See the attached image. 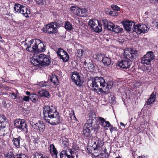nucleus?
<instances>
[{
	"label": "nucleus",
	"mask_w": 158,
	"mask_h": 158,
	"mask_svg": "<svg viewBox=\"0 0 158 158\" xmlns=\"http://www.w3.org/2000/svg\"><path fill=\"white\" fill-rule=\"evenodd\" d=\"M103 56V55L101 54H98L96 56V58L98 59V61L101 60L102 61V60L103 58L104 57Z\"/></svg>",
	"instance_id": "obj_44"
},
{
	"label": "nucleus",
	"mask_w": 158,
	"mask_h": 158,
	"mask_svg": "<svg viewBox=\"0 0 158 158\" xmlns=\"http://www.w3.org/2000/svg\"><path fill=\"white\" fill-rule=\"evenodd\" d=\"M33 158H44V156L43 154L40 152H37L33 155Z\"/></svg>",
	"instance_id": "obj_38"
},
{
	"label": "nucleus",
	"mask_w": 158,
	"mask_h": 158,
	"mask_svg": "<svg viewBox=\"0 0 158 158\" xmlns=\"http://www.w3.org/2000/svg\"><path fill=\"white\" fill-rule=\"evenodd\" d=\"M49 148V151L51 155L52 156L55 157V158H59L57 156L58 153V151L54 145L52 144H51L50 145Z\"/></svg>",
	"instance_id": "obj_20"
},
{
	"label": "nucleus",
	"mask_w": 158,
	"mask_h": 158,
	"mask_svg": "<svg viewBox=\"0 0 158 158\" xmlns=\"http://www.w3.org/2000/svg\"><path fill=\"white\" fill-rule=\"evenodd\" d=\"M94 145H95V146H94L95 149H98L100 147L99 143L98 141H97L96 142H94Z\"/></svg>",
	"instance_id": "obj_50"
},
{
	"label": "nucleus",
	"mask_w": 158,
	"mask_h": 158,
	"mask_svg": "<svg viewBox=\"0 0 158 158\" xmlns=\"http://www.w3.org/2000/svg\"><path fill=\"white\" fill-rule=\"evenodd\" d=\"M71 79L73 82L77 86L81 87L83 86V81L77 72L74 71L72 73Z\"/></svg>",
	"instance_id": "obj_9"
},
{
	"label": "nucleus",
	"mask_w": 158,
	"mask_h": 158,
	"mask_svg": "<svg viewBox=\"0 0 158 158\" xmlns=\"http://www.w3.org/2000/svg\"><path fill=\"white\" fill-rule=\"evenodd\" d=\"M44 118L45 121L52 125L60 124L63 120L56 107L52 106H45L43 108Z\"/></svg>",
	"instance_id": "obj_1"
},
{
	"label": "nucleus",
	"mask_w": 158,
	"mask_h": 158,
	"mask_svg": "<svg viewBox=\"0 0 158 158\" xmlns=\"http://www.w3.org/2000/svg\"><path fill=\"white\" fill-rule=\"evenodd\" d=\"M105 12L107 14L110 15V13L111 12V10L109 9H106L105 10Z\"/></svg>",
	"instance_id": "obj_55"
},
{
	"label": "nucleus",
	"mask_w": 158,
	"mask_h": 158,
	"mask_svg": "<svg viewBox=\"0 0 158 158\" xmlns=\"http://www.w3.org/2000/svg\"><path fill=\"white\" fill-rule=\"evenodd\" d=\"M72 148L73 149L74 151H78L80 148L78 146L76 145H73L72 146Z\"/></svg>",
	"instance_id": "obj_48"
},
{
	"label": "nucleus",
	"mask_w": 158,
	"mask_h": 158,
	"mask_svg": "<svg viewBox=\"0 0 158 158\" xmlns=\"http://www.w3.org/2000/svg\"><path fill=\"white\" fill-rule=\"evenodd\" d=\"M138 158H146V157L144 156H139L138 157Z\"/></svg>",
	"instance_id": "obj_60"
},
{
	"label": "nucleus",
	"mask_w": 158,
	"mask_h": 158,
	"mask_svg": "<svg viewBox=\"0 0 158 158\" xmlns=\"http://www.w3.org/2000/svg\"><path fill=\"white\" fill-rule=\"evenodd\" d=\"M30 100L29 96H24L23 98V101L28 102Z\"/></svg>",
	"instance_id": "obj_53"
},
{
	"label": "nucleus",
	"mask_w": 158,
	"mask_h": 158,
	"mask_svg": "<svg viewBox=\"0 0 158 158\" xmlns=\"http://www.w3.org/2000/svg\"><path fill=\"white\" fill-rule=\"evenodd\" d=\"M155 58V56L152 52H148L141 58V63L143 64L148 65L151 64Z\"/></svg>",
	"instance_id": "obj_7"
},
{
	"label": "nucleus",
	"mask_w": 158,
	"mask_h": 158,
	"mask_svg": "<svg viewBox=\"0 0 158 158\" xmlns=\"http://www.w3.org/2000/svg\"><path fill=\"white\" fill-rule=\"evenodd\" d=\"M102 61L105 65L108 66L111 63V60L109 57L104 56L102 60Z\"/></svg>",
	"instance_id": "obj_28"
},
{
	"label": "nucleus",
	"mask_w": 158,
	"mask_h": 158,
	"mask_svg": "<svg viewBox=\"0 0 158 158\" xmlns=\"http://www.w3.org/2000/svg\"><path fill=\"white\" fill-rule=\"evenodd\" d=\"M99 121L100 122V125L104 127H109L111 126L110 123L108 121H106L105 119L102 117L99 116Z\"/></svg>",
	"instance_id": "obj_22"
},
{
	"label": "nucleus",
	"mask_w": 158,
	"mask_h": 158,
	"mask_svg": "<svg viewBox=\"0 0 158 158\" xmlns=\"http://www.w3.org/2000/svg\"><path fill=\"white\" fill-rule=\"evenodd\" d=\"M111 8L114 10L118 11L120 10V8L116 5L113 4L111 6Z\"/></svg>",
	"instance_id": "obj_42"
},
{
	"label": "nucleus",
	"mask_w": 158,
	"mask_h": 158,
	"mask_svg": "<svg viewBox=\"0 0 158 158\" xmlns=\"http://www.w3.org/2000/svg\"><path fill=\"white\" fill-rule=\"evenodd\" d=\"M91 130L85 124L83 127L82 131V135L85 138H91L92 137V134L91 133Z\"/></svg>",
	"instance_id": "obj_19"
},
{
	"label": "nucleus",
	"mask_w": 158,
	"mask_h": 158,
	"mask_svg": "<svg viewBox=\"0 0 158 158\" xmlns=\"http://www.w3.org/2000/svg\"><path fill=\"white\" fill-rule=\"evenodd\" d=\"M115 25H114L112 23L109 22V25L107 26V29L113 31L114 27H115Z\"/></svg>",
	"instance_id": "obj_35"
},
{
	"label": "nucleus",
	"mask_w": 158,
	"mask_h": 158,
	"mask_svg": "<svg viewBox=\"0 0 158 158\" xmlns=\"http://www.w3.org/2000/svg\"><path fill=\"white\" fill-rule=\"evenodd\" d=\"M64 27L66 29L68 30H71L73 28L72 24L69 22H66Z\"/></svg>",
	"instance_id": "obj_39"
},
{
	"label": "nucleus",
	"mask_w": 158,
	"mask_h": 158,
	"mask_svg": "<svg viewBox=\"0 0 158 158\" xmlns=\"http://www.w3.org/2000/svg\"><path fill=\"white\" fill-rule=\"evenodd\" d=\"M155 3H158V0H156L155 1Z\"/></svg>",
	"instance_id": "obj_63"
},
{
	"label": "nucleus",
	"mask_w": 158,
	"mask_h": 158,
	"mask_svg": "<svg viewBox=\"0 0 158 158\" xmlns=\"http://www.w3.org/2000/svg\"><path fill=\"white\" fill-rule=\"evenodd\" d=\"M54 26L52 24V22L46 25L45 27H44L42 30L44 32H48L49 34H55V33H50L49 31H53Z\"/></svg>",
	"instance_id": "obj_21"
},
{
	"label": "nucleus",
	"mask_w": 158,
	"mask_h": 158,
	"mask_svg": "<svg viewBox=\"0 0 158 158\" xmlns=\"http://www.w3.org/2000/svg\"><path fill=\"white\" fill-rule=\"evenodd\" d=\"M134 32L137 34L144 33L147 32L148 29L147 26L143 24L138 23L135 24L134 23Z\"/></svg>",
	"instance_id": "obj_11"
},
{
	"label": "nucleus",
	"mask_w": 158,
	"mask_h": 158,
	"mask_svg": "<svg viewBox=\"0 0 158 158\" xmlns=\"http://www.w3.org/2000/svg\"><path fill=\"white\" fill-rule=\"evenodd\" d=\"M14 9L16 13H21L25 17H29L28 15L30 14V9H28L26 6L19 4H15Z\"/></svg>",
	"instance_id": "obj_5"
},
{
	"label": "nucleus",
	"mask_w": 158,
	"mask_h": 158,
	"mask_svg": "<svg viewBox=\"0 0 158 158\" xmlns=\"http://www.w3.org/2000/svg\"><path fill=\"white\" fill-rule=\"evenodd\" d=\"M105 155L104 156L105 158H109L110 156V154L109 153H108L107 152H105Z\"/></svg>",
	"instance_id": "obj_56"
},
{
	"label": "nucleus",
	"mask_w": 158,
	"mask_h": 158,
	"mask_svg": "<svg viewBox=\"0 0 158 158\" xmlns=\"http://www.w3.org/2000/svg\"><path fill=\"white\" fill-rule=\"evenodd\" d=\"M60 140H61L62 144L64 148L67 147L69 145V141L68 139L65 137H62Z\"/></svg>",
	"instance_id": "obj_30"
},
{
	"label": "nucleus",
	"mask_w": 158,
	"mask_h": 158,
	"mask_svg": "<svg viewBox=\"0 0 158 158\" xmlns=\"http://www.w3.org/2000/svg\"><path fill=\"white\" fill-rule=\"evenodd\" d=\"M15 158H29L28 156L23 153H16Z\"/></svg>",
	"instance_id": "obj_34"
},
{
	"label": "nucleus",
	"mask_w": 158,
	"mask_h": 158,
	"mask_svg": "<svg viewBox=\"0 0 158 158\" xmlns=\"http://www.w3.org/2000/svg\"><path fill=\"white\" fill-rule=\"evenodd\" d=\"M21 146H22L23 147L24 149H25V151H26L27 152H28V146L27 145L26 143H23L22 145H20Z\"/></svg>",
	"instance_id": "obj_49"
},
{
	"label": "nucleus",
	"mask_w": 158,
	"mask_h": 158,
	"mask_svg": "<svg viewBox=\"0 0 158 158\" xmlns=\"http://www.w3.org/2000/svg\"><path fill=\"white\" fill-rule=\"evenodd\" d=\"M17 102L19 103H22L23 102V98L22 96H19L16 98Z\"/></svg>",
	"instance_id": "obj_47"
},
{
	"label": "nucleus",
	"mask_w": 158,
	"mask_h": 158,
	"mask_svg": "<svg viewBox=\"0 0 158 158\" xmlns=\"http://www.w3.org/2000/svg\"><path fill=\"white\" fill-rule=\"evenodd\" d=\"M137 51L136 50H131V51H125L124 53V59L132 61L137 56Z\"/></svg>",
	"instance_id": "obj_13"
},
{
	"label": "nucleus",
	"mask_w": 158,
	"mask_h": 158,
	"mask_svg": "<svg viewBox=\"0 0 158 158\" xmlns=\"http://www.w3.org/2000/svg\"><path fill=\"white\" fill-rule=\"evenodd\" d=\"M2 104L4 107H6L7 106V104H6V102L3 101L2 102Z\"/></svg>",
	"instance_id": "obj_58"
},
{
	"label": "nucleus",
	"mask_w": 158,
	"mask_h": 158,
	"mask_svg": "<svg viewBox=\"0 0 158 158\" xmlns=\"http://www.w3.org/2000/svg\"><path fill=\"white\" fill-rule=\"evenodd\" d=\"M42 95L43 96L49 98L50 97L49 92L47 90H43L42 91Z\"/></svg>",
	"instance_id": "obj_41"
},
{
	"label": "nucleus",
	"mask_w": 158,
	"mask_h": 158,
	"mask_svg": "<svg viewBox=\"0 0 158 158\" xmlns=\"http://www.w3.org/2000/svg\"><path fill=\"white\" fill-rule=\"evenodd\" d=\"M12 142L13 145L17 148H21L20 145H21L24 142V140L20 136H17V137L15 138L13 137L12 138Z\"/></svg>",
	"instance_id": "obj_17"
},
{
	"label": "nucleus",
	"mask_w": 158,
	"mask_h": 158,
	"mask_svg": "<svg viewBox=\"0 0 158 158\" xmlns=\"http://www.w3.org/2000/svg\"><path fill=\"white\" fill-rule=\"evenodd\" d=\"M132 63L131 61L127 60L125 59L122 60L120 61H118L117 65L120 68L123 70H130V67Z\"/></svg>",
	"instance_id": "obj_10"
},
{
	"label": "nucleus",
	"mask_w": 158,
	"mask_h": 158,
	"mask_svg": "<svg viewBox=\"0 0 158 158\" xmlns=\"http://www.w3.org/2000/svg\"><path fill=\"white\" fill-rule=\"evenodd\" d=\"M120 124L121 125V126H124V127H125V126H124L125 125H124V124L123 123H122V122H120Z\"/></svg>",
	"instance_id": "obj_61"
},
{
	"label": "nucleus",
	"mask_w": 158,
	"mask_h": 158,
	"mask_svg": "<svg viewBox=\"0 0 158 158\" xmlns=\"http://www.w3.org/2000/svg\"><path fill=\"white\" fill-rule=\"evenodd\" d=\"M110 127V132H111V133H112L113 131H114V130H116L117 128L116 127H113L111 125Z\"/></svg>",
	"instance_id": "obj_54"
},
{
	"label": "nucleus",
	"mask_w": 158,
	"mask_h": 158,
	"mask_svg": "<svg viewBox=\"0 0 158 158\" xmlns=\"http://www.w3.org/2000/svg\"><path fill=\"white\" fill-rule=\"evenodd\" d=\"M32 126L35 127L34 128L38 131L40 132H43L45 129V125L43 121L39 120L38 122L34 123L33 125L32 124Z\"/></svg>",
	"instance_id": "obj_18"
},
{
	"label": "nucleus",
	"mask_w": 158,
	"mask_h": 158,
	"mask_svg": "<svg viewBox=\"0 0 158 158\" xmlns=\"http://www.w3.org/2000/svg\"><path fill=\"white\" fill-rule=\"evenodd\" d=\"M135 67L134 66H132L131 67V69L132 70H131V71H133L134 70H135Z\"/></svg>",
	"instance_id": "obj_62"
},
{
	"label": "nucleus",
	"mask_w": 158,
	"mask_h": 158,
	"mask_svg": "<svg viewBox=\"0 0 158 158\" xmlns=\"http://www.w3.org/2000/svg\"><path fill=\"white\" fill-rule=\"evenodd\" d=\"M110 16H117L118 15V13L116 12L115 11H111V12L110 13Z\"/></svg>",
	"instance_id": "obj_45"
},
{
	"label": "nucleus",
	"mask_w": 158,
	"mask_h": 158,
	"mask_svg": "<svg viewBox=\"0 0 158 158\" xmlns=\"http://www.w3.org/2000/svg\"><path fill=\"white\" fill-rule=\"evenodd\" d=\"M26 94L27 95H29L28 96H30V95H31V93L29 91H27L26 92Z\"/></svg>",
	"instance_id": "obj_59"
},
{
	"label": "nucleus",
	"mask_w": 158,
	"mask_h": 158,
	"mask_svg": "<svg viewBox=\"0 0 158 158\" xmlns=\"http://www.w3.org/2000/svg\"><path fill=\"white\" fill-rule=\"evenodd\" d=\"M50 81L55 85H57L59 83V80L58 76L54 74H52L50 77Z\"/></svg>",
	"instance_id": "obj_27"
},
{
	"label": "nucleus",
	"mask_w": 158,
	"mask_h": 158,
	"mask_svg": "<svg viewBox=\"0 0 158 158\" xmlns=\"http://www.w3.org/2000/svg\"><path fill=\"white\" fill-rule=\"evenodd\" d=\"M36 57L31 61V63L35 66H41V61L39 59V55H37Z\"/></svg>",
	"instance_id": "obj_26"
},
{
	"label": "nucleus",
	"mask_w": 158,
	"mask_h": 158,
	"mask_svg": "<svg viewBox=\"0 0 158 158\" xmlns=\"http://www.w3.org/2000/svg\"><path fill=\"white\" fill-rule=\"evenodd\" d=\"M10 97L13 99H15L17 98V96L14 93H12L10 94Z\"/></svg>",
	"instance_id": "obj_51"
},
{
	"label": "nucleus",
	"mask_w": 158,
	"mask_h": 158,
	"mask_svg": "<svg viewBox=\"0 0 158 158\" xmlns=\"http://www.w3.org/2000/svg\"><path fill=\"white\" fill-rule=\"evenodd\" d=\"M48 82L46 81H42L39 83V85L41 87H44L47 85Z\"/></svg>",
	"instance_id": "obj_46"
},
{
	"label": "nucleus",
	"mask_w": 158,
	"mask_h": 158,
	"mask_svg": "<svg viewBox=\"0 0 158 158\" xmlns=\"http://www.w3.org/2000/svg\"><path fill=\"white\" fill-rule=\"evenodd\" d=\"M70 10L72 13L80 17H85L87 15V10L85 9H80L78 7L72 6Z\"/></svg>",
	"instance_id": "obj_12"
},
{
	"label": "nucleus",
	"mask_w": 158,
	"mask_h": 158,
	"mask_svg": "<svg viewBox=\"0 0 158 158\" xmlns=\"http://www.w3.org/2000/svg\"><path fill=\"white\" fill-rule=\"evenodd\" d=\"M69 115H70V117L71 119L72 118V117L73 116V118L75 119V120H77V119L75 116L74 110H73V109L71 110V113H70Z\"/></svg>",
	"instance_id": "obj_43"
},
{
	"label": "nucleus",
	"mask_w": 158,
	"mask_h": 158,
	"mask_svg": "<svg viewBox=\"0 0 158 158\" xmlns=\"http://www.w3.org/2000/svg\"><path fill=\"white\" fill-rule=\"evenodd\" d=\"M84 64L85 66L87 64V67L88 69L90 70L91 72L94 71L95 69V66L92 61L91 60L88 64L86 61H85L84 63Z\"/></svg>",
	"instance_id": "obj_25"
},
{
	"label": "nucleus",
	"mask_w": 158,
	"mask_h": 158,
	"mask_svg": "<svg viewBox=\"0 0 158 158\" xmlns=\"http://www.w3.org/2000/svg\"><path fill=\"white\" fill-rule=\"evenodd\" d=\"M6 126V122H2L0 123V129L2 128H3L5 127Z\"/></svg>",
	"instance_id": "obj_52"
},
{
	"label": "nucleus",
	"mask_w": 158,
	"mask_h": 158,
	"mask_svg": "<svg viewBox=\"0 0 158 158\" xmlns=\"http://www.w3.org/2000/svg\"><path fill=\"white\" fill-rule=\"evenodd\" d=\"M133 22L129 21H125L122 22L124 28L127 31L131 33L134 32V24L133 26Z\"/></svg>",
	"instance_id": "obj_16"
},
{
	"label": "nucleus",
	"mask_w": 158,
	"mask_h": 158,
	"mask_svg": "<svg viewBox=\"0 0 158 158\" xmlns=\"http://www.w3.org/2000/svg\"><path fill=\"white\" fill-rule=\"evenodd\" d=\"M121 158V157L120 156H118L117 157H116V158Z\"/></svg>",
	"instance_id": "obj_64"
},
{
	"label": "nucleus",
	"mask_w": 158,
	"mask_h": 158,
	"mask_svg": "<svg viewBox=\"0 0 158 158\" xmlns=\"http://www.w3.org/2000/svg\"><path fill=\"white\" fill-rule=\"evenodd\" d=\"M84 51L81 49H79L77 50L76 53V56L78 58H81L83 56Z\"/></svg>",
	"instance_id": "obj_31"
},
{
	"label": "nucleus",
	"mask_w": 158,
	"mask_h": 158,
	"mask_svg": "<svg viewBox=\"0 0 158 158\" xmlns=\"http://www.w3.org/2000/svg\"><path fill=\"white\" fill-rule=\"evenodd\" d=\"M39 59L41 61V66H44L49 65L51 63L50 57L44 54L39 55Z\"/></svg>",
	"instance_id": "obj_15"
},
{
	"label": "nucleus",
	"mask_w": 158,
	"mask_h": 158,
	"mask_svg": "<svg viewBox=\"0 0 158 158\" xmlns=\"http://www.w3.org/2000/svg\"><path fill=\"white\" fill-rule=\"evenodd\" d=\"M16 153L14 154L12 150L11 151H10L7 152L6 157V158H15Z\"/></svg>",
	"instance_id": "obj_32"
},
{
	"label": "nucleus",
	"mask_w": 158,
	"mask_h": 158,
	"mask_svg": "<svg viewBox=\"0 0 158 158\" xmlns=\"http://www.w3.org/2000/svg\"><path fill=\"white\" fill-rule=\"evenodd\" d=\"M114 27L113 31L118 33H121L123 32V28L120 27L119 26L115 25Z\"/></svg>",
	"instance_id": "obj_33"
},
{
	"label": "nucleus",
	"mask_w": 158,
	"mask_h": 158,
	"mask_svg": "<svg viewBox=\"0 0 158 158\" xmlns=\"http://www.w3.org/2000/svg\"><path fill=\"white\" fill-rule=\"evenodd\" d=\"M156 93L153 92L151 94L149 98L148 99L147 103L148 105H150L155 102L156 99Z\"/></svg>",
	"instance_id": "obj_24"
},
{
	"label": "nucleus",
	"mask_w": 158,
	"mask_h": 158,
	"mask_svg": "<svg viewBox=\"0 0 158 158\" xmlns=\"http://www.w3.org/2000/svg\"><path fill=\"white\" fill-rule=\"evenodd\" d=\"M115 99V97L114 96L111 95V96L109 97V102L113 105L115 104L116 103Z\"/></svg>",
	"instance_id": "obj_36"
},
{
	"label": "nucleus",
	"mask_w": 158,
	"mask_h": 158,
	"mask_svg": "<svg viewBox=\"0 0 158 158\" xmlns=\"http://www.w3.org/2000/svg\"><path fill=\"white\" fill-rule=\"evenodd\" d=\"M36 3L39 6H44L45 4V0H35Z\"/></svg>",
	"instance_id": "obj_37"
},
{
	"label": "nucleus",
	"mask_w": 158,
	"mask_h": 158,
	"mask_svg": "<svg viewBox=\"0 0 158 158\" xmlns=\"http://www.w3.org/2000/svg\"><path fill=\"white\" fill-rule=\"evenodd\" d=\"M62 22L58 20L54 22H52V24L54 26V25L56 26V27H54V29H53V31H50V33H56L57 31V29L59 28L60 26H61L62 23H61Z\"/></svg>",
	"instance_id": "obj_23"
},
{
	"label": "nucleus",
	"mask_w": 158,
	"mask_h": 158,
	"mask_svg": "<svg viewBox=\"0 0 158 158\" xmlns=\"http://www.w3.org/2000/svg\"><path fill=\"white\" fill-rule=\"evenodd\" d=\"M57 53L59 58L62 59L63 61L67 62L69 60V56L67 52L63 49L59 48L57 52Z\"/></svg>",
	"instance_id": "obj_14"
},
{
	"label": "nucleus",
	"mask_w": 158,
	"mask_h": 158,
	"mask_svg": "<svg viewBox=\"0 0 158 158\" xmlns=\"http://www.w3.org/2000/svg\"><path fill=\"white\" fill-rule=\"evenodd\" d=\"M30 100L33 102H35L38 100L39 96L35 94H31L29 96Z\"/></svg>",
	"instance_id": "obj_29"
},
{
	"label": "nucleus",
	"mask_w": 158,
	"mask_h": 158,
	"mask_svg": "<svg viewBox=\"0 0 158 158\" xmlns=\"http://www.w3.org/2000/svg\"><path fill=\"white\" fill-rule=\"evenodd\" d=\"M102 22L103 25V27L104 29L106 30L107 26L109 25V22H108V20L106 19L103 20Z\"/></svg>",
	"instance_id": "obj_40"
},
{
	"label": "nucleus",
	"mask_w": 158,
	"mask_h": 158,
	"mask_svg": "<svg viewBox=\"0 0 158 158\" xmlns=\"http://www.w3.org/2000/svg\"><path fill=\"white\" fill-rule=\"evenodd\" d=\"M92 81L91 85L93 91L98 94H99V92L100 94L103 93L102 88L105 87L106 84L107 85L104 78L102 77H95L92 79Z\"/></svg>",
	"instance_id": "obj_4"
},
{
	"label": "nucleus",
	"mask_w": 158,
	"mask_h": 158,
	"mask_svg": "<svg viewBox=\"0 0 158 158\" xmlns=\"http://www.w3.org/2000/svg\"><path fill=\"white\" fill-rule=\"evenodd\" d=\"M89 25L96 32H101L102 29V24L100 21L95 19H90L89 22Z\"/></svg>",
	"instance_id": "obj_6"
},
{
	"label": "nucleus",
	"mask_w": 158,
	"mask_h": 158,
	"mask_svg": "<svg viewBox=\"0 0 158 158\" xmlns=\"http://www.w3.org/2000/svg\"><path fill=\"white\" fill-rule=\"evenodd\" d=\"M45 48V46L41 40L36 39L29 41L27 49L30 52L37 53L44 52Z\"/></svg>",
	"instance_id": "obj_3"
},
{
	"label": "nucleus",
	"mask_w": 158,
	"mask_h": 158,
	"mask_svg": "<svg viewBox=\"0 0 158 158\" xmlns=\"http://www.w3.org/2000/svg\"><path fill=\"white\" fill-rule=\"evenodd\" d=\"M88 119L85 124L91 130L94 131L95 134L99 132L100 129L99 124L98 121L95 113L92 111H90L88 114Z\"/></svg>",
	"instance_id": "obj_2"
},
{
	"label": "nucleus",
	"mask_w": 158,
	"mask_h": 158,
	"mask_svg": "<svg viewBox=\"0 0 158 158\" xmlns=\"http://www.w3.org/2000/svg\"><path fill=\"white\" fill-rule=\"evenodd\" d=\"M14 125L17 128L22 130L26 133L28 132L27 125L24 120L16 119L15 121Z\"/></svg>",
	"instance_id": "obj_8"
},
{
	"label": "nucleus",
	"mask_w": 158,
	"mask_h": 158,
	"mask_svg": "<svg viewBox=\"0 0 158 158\" xmlns=\"http://www.w3.org/2000/svg\"><path fill=\"white\" fill-rule=\"evenodd\" d=\"M39 141V139L38 138H36L33 141L34 143H38V142Z\"/></svg>",
	"instance_id": "obj_57"
}]
</instances>
